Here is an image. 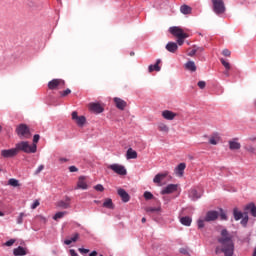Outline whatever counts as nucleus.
Wrapping results in <instances>:
<instances>
[{"label": "nucleus", "mask_w": 256, "mask_h": 256, "mask_svg": "<svg viewBox=\"0 0 256 256\" xmlns=\"http://www.w3.org/2000/svg\"><path fill=\"white\" fill-rule=\"evenodd\" d=\"M219 246L216 247V254L224 253L225 256H233L235 244L233 243V235L229 234L227 229H222L220 237H218Z\"/></svg>", "instance_id": "obj_1"}, {"label": "nucleus", "mask_w": 256, "mask_h": 256, "mask_svg": "<svg viewBox=\"0 0 256 256\" xmlns=\"http://www.w3.org/2000/svg\"><path fill=\"white\" fill-rule=\"evenodd\" d=\"M169 32L177 38V43L180 47L185 43V39L189 38V34L185 33V31L179 26L170 27Z\"/></svg>", "instance_id": "obj_2"}, {"label": "nucleus", "mask_w": 256, "mask_h": 256, "mask_svg": "<svg viewBox=\"0 0 256 256\" xmlns=\"http://www.w3.org/2000/svg\"><path fill=\"white\" fill-rule=\"evenodd\" d=\"M17 153L23 151V153H37V144H29L27 141H22L16 144Z\"/></svg>", "instance_id": "obj_3"}, {"label": "nucleus", "mask_w": 256, "mask_h": 256, "mask_svg": "<svg viewBox=\"0 0 256 256\" xmlns=\"http://www.w3.org/2000/svg\"><path fill=\"white\" fill-rule=\"evenodd\" d=\"M212 7L216 15H223L227 10L225 8V2L223 0H212Z\"/></svg>", "instance_id": "obj_4"}, {"label": "nucleus", "mask_w": 256, "mask_h": 256, "mask_svg": "<svg viewBox=\"0 0 256 256\" xmlns=\"http://www.w3.org/2000/svg\"><path fill=\"white\" fill-rule=\"evenodd\" d=\"M16 133L19 135V137H24L25 139H29V137H31L29 127H27L25 124H20L16 129Z\"/></svg>", "instance_id": "obj_5"}, {"label": "nucleus", "mask_w": 256, "mask_h": 256, "mask_svg": "<svg viewBox=\"0 0 256 256\" xmlns=\"http://www.w3.org/2000/svg\"><path fill=\"white\" fill-rule=\"evenodd\" d=\"M48 88L52 91L55 89H65V80L53 79L48 83Z\"/></svg>", "instance_id": "obj_6"}, {"label": "nucleus", "mask_w": 256, "mask_h": 256, "mask_svg": "<svg viewBox=\"0 0 256 256\" xmlns=\"http://www.w3.org/2000/svg\"><path fill=\"white\" fill-rule=\"evenodd\" d=\"M108 169H111L114 173H117V175H127V169H125L123 165L112 164L108 166Z\"/></svg>", "instance_id": "obj_7"}, {"label": "nucleus", "mask_w": 256, "mask_h": 256, "mask_svg": "<svg viewBox=\"0 0 256 256\" xmlns=\"http://www.w3.org/2000/svg\"><path fill=\"white\" fill-rule=\"evenodd\" d=\"M72 119L78 125V127H83L87 123V118L85 116H79L77 111L72 112Z\"/></svg>", "instance_id": "obj_8"}, {"label": "nucleus", "mask_w": 256, "mask_h": 256, "mask_svg": "<svg viewBox=\"0 0 256 256\" xmlns=\"http://www.w3.org/2000/svg\"><path fill=\"white\" fill-rule=\"evenodd\" d=\"M17 154V148H11L1 151V156L4 157V159H11L12 157L17 156Z\"/></svg>", "instance_id": "obj_9"}, {"label": "nucleus", "mask_w": 256, "mask_h": 256, "mask_svg": "<svg viewBox=\"0 0 256 256\" xmlns=\"http://www.w3.org/2000/svg\"><path fill=\"white\" fill-rule=\"evenodd\" d=\"M88 109L91 113H103V106L99 103L91 102L88 104Z\"/></svg>", "instance_id": "obj_10"}, {"label": "nucleus", "mask_w": 256, "mask_h": 256, "mask_svg": "<svg viewBox=\"0 0 256 256\" xmlns=\"http://www.w3.org/2000/svg\"><path fill=\"white\" fill-rule=\"evenodd\" d=\"M217 219H219V212H217V211H208L206 213L204 221L209 223L211 221H217Z\"/></svg>", "instance_id": "obj_11"}, {"label": "nucleus", "mask_w": 256, "mask_h": 256, "mask_svg": "<svg viewBox=\"0 0 256 256\" xmlns=\"http://www.w3.org/2000/svg\"><path fill=\"white\" fill-rule=\"evenodd\" d=\"M75 189H82L84 191L89 189V185L87 184L85 176H80L78 178L77 186Z\"/></svg>", "instance_id": "obj_12"}, {"label": "nucleus", "mask_w": 256, "mask_h": 256, "mask_svg": "<svg viewBox=\"0 0 256 256\" xmlns=\"http://www.w3.org/2000/svg\"><path fill=\"white\" fill-rule=\"evenodd\" d=\"M177 187V184H169L161 191V195H171V193H175V191H177Z\"/></svg>", "instance_id": "obj_13"}, {"label": "nucleus", "mask_w": 256, "mask_h": 256, "mask_svg": "<svg viewBox=\"0 0 256 256\" xmlns=\"http://www.w3.org/2000/svg\"><path fill=\"white\" fill-rule=\"evenodd\" d=\"M113 101L117 109H120V111H125V107H127V102L125 100L115 97Z\"/></svg>", "instance_id": "obj_14"}, {"label": "nucleus", "mask_w": 256, "mask_h": 256, "mask_svg": "<svg viewBox=\"0 0 256 256\" xmlns=\"http://www.w3.org/2000/svg\"><path fill=\"white\" fill-rule=\"evenodd\" d=\"M118 195L121 197L123 203H129L131 200V196H129V193H127V191H125L123 188L118 189Z\"/></svg>", "instance_id": "obj_15"}, {"label": "nucleus", "mask_w": 256, "mask_h": 256, "mask_svg": "<svg viewBox=\"0 0 256 256\" xmlns=\"http://www.w3.org/2000/svg\"><path fill=\"white\" fill-rule=\"evenodd\" d=\"M162 117L163 119H166V121H173V119L177 117V113L170 110H164L162 111Z\"/></svg>", "instance_id": "obj_16"}, {"label": "nucleus", "mask_w": 256, "mask_h": 256, "mask_svg": "<svg viewBox=\"0 0 256 256\" xmlns=\"http://www.w3.org/2000/svg\"><path fill=\"white\" fill-rule=\"evenodd\" d=\"M187 167V164L185 163H180L176 168H175V173L178 177H183V174L185 173V169Z\"/></svg>", "instance_id": "obj_17"}, {"label": "nucleus", "mask_w": 256, "mask_h": 256, "mask_svg": "<svg viewBox=\"0 0 256 256\" xmlns=\"http://www.w3.org/2000/svg\"><path fill=\"white\" fill-rule=\"evenodd\" d=\"M167 175H169V172L158 173L154 177L153 183H156V185H161V181H163V179H165V177H167Z\"/></svg>", "instance_id": "obj_18"}, {"label": "nucleus", "mask_w": 256, "mask_h": 256, "mask_svg": "<svg viewBox=\"0 0 256 256\" xmlns=\"http://www.w3.org/2000/svg\"><path fill=\"white\" fill-rule=\"evenodd\" d=\"M180 12L182 15H191V13H193V8L187 4H183L180 6Z\"/></svg>", "instance_id": "obj_19"}, {"label": "nucleus", "mask_w": 256, "mask_h": 256, "mask_svg": "<svg viewBox=\"0 0 256 256\" xmlns=\"http://www.w3.org/2000/svg\"><path fill=\"white\" fill-rule=\"evenodd\" d=\"M229 149H231V151H237V150L241 149V143L237 142V139L230 140L229 141Z\"/></svg>", "instance_id": "obj_20"}, {"label": "nucleus", "mask_w": 256, "mask_h": 256, "mask_svg": "<svg viewBox=\"0 0 256 256\" xmlns=\"http://www.w3.org/2000/svg\"><path fill=\"white\" fill-rule=\"evenodd\" d=\"M13 255H15V256H25V255H27V248H23L22 246H19L18 248H15L13 250Z\"/></svg>", "instance_id": "obj_21"}, {"label": "nucleus", "mask_w": 256, "mask_h": 256, "mask_svg": "<svg viewBox=\"0 0 256 256\" xmlns=\"http://www.w3.org/2000/svg\"><path fill=\"white\" fill-rule=\"evenodd\" d=\"M166 49L169 51V53H176L177 49H179V46L175 42H168Z\"/></svg>", "instance_id": "obj_22"}, {"label": "nucleus", "mask_w": 256, "mask_h": 256, "mask_svg": "<svg viewBox=\"0 0 256 256\" xmlns=\"http://www.w3.org/2000/svg\"><path fill=\"white\" fill-rule=\"evenodd\" d=\"M186 71H191V73H195V71H197V65H195V63L193 61H188L185 65H184Z\"/></svg>", "instance_id": "obj_23"}, {"label": "nucleus", "mask_w": 256, "mask_h": 256, "mask_svg": "<svg viewBox=\"0 0 256 256\" xmlns=\"http://www.w3.org/2000/svg\"><path fill=\"white\" fill-rule=\"evenodd\" d=\"M189 197L192 201H197V199H201V193H198L196 189H192L189 191Z\"/></svg>", "instance_id": "obj_24"}, {"label": "nucleus", "mask_w": 256, "mask_h": 256, "mask_svg": "<svg viewBox=\"0 0 256 256\" xmlns=\"http://www.w3.org/2000/svg\"><path fill=\"white\" fill-rule=\"evenodd\" d=\"M70 201H71V198L67 197L66 198V202L65 201H59L57 203V206L60 207L61 209H69L70 207Z\"/></svg>", "instance_id": "obj_25"}, {"label": "nucleus", "mask_w": 256, "mask_h": 256, "mask_svg": "<svg viewBox=\"0 0 256 256\" xmlns=\"http://www.w3.org/2000/svg\"><path fill=\"white\" fill-rule=\"evenodd\" d=\"M180 223L182 225H185L186 227H191V223H193V220L189 216H184L180 218Z\"/></svg>", "instance_id": "obj_26"}, {"label": "nucleus", "mask_w": 256, "mask_h": 256, "mask_svg": "<svg viewBox=\"0 0 256 256\" xmlns=\"http://www.w3.org/2000/svg\"><path fill=\"white\" fill-rule=\"evenodd\" d=\"M245 211H250L252 217H256V206L254 203H250L245 206Z\"/></svg>", "instance_id": "obj_27"}, {"label": "nucleus", "mask_w": 256, "mask_h": 256, "mask_svg": "<svg viewBox=\"0 0 256 256\" xmlns=\"http://www.w3.org/2000/svg\"><path fill=\"white\" fill-rule=\"evenodd\" d=\"M233 215H234L235 221H239L240 219H243V217L245 216V214L239 211L238 208L233 209Z\"/></svg>", "instance_id": "obj_28"}, {"label": "nucleus", "mask_w": 256, "mask_h": 256, "mask_svg": "<svg viewBox=\"0 0 256 256\" xmlns=\"http://www.w3.org/2000/svg\"><path fill=\"white\" fill-rule=\"evenodd\" d=\"M158 131L161 133H169V126L163 122L157 124Z\"/></svg>", "instance_id": "obj_29"}, {"label": "nucleus", "mask_w": 256, "mask_h": 256, "mask_svg": "<svg viewBox=\"0 0 256 256\" xmlns=\"http://www.w3.org/2000/svg\"><path fill=\"white\" fill-rule=\"evenodd\" d=\"M126 159H137V151L129 148L126 152Z\"/></svg>", "instance_id": "obj_30"}, {"label": "nucleus", "mask_w": 256, "mask_h": 256, "mask_svg": "<svg viewBox=\"0 0 256 256\" xmlns=\"http://www.w3.org/2000/svg\"><path fill=\"white\" fill-rule=\"evenodd\" d=\"M160 63H161V60L158 59L155 65H150L148 68L149 73H153V71H161V67H159Z\"/></svg>", "instance_id": "obj_31"}, {"label": "nucleus", "mask_w": 256, "mask_h": 256, "mask_svg": "<svg viewBox=\"0 0 256 256\" xmlns=\"http://www.w3.org/2000/svg\"><path fill=\"white\" fill-rule=\"evenodd\" d=\"M77 239H79V233H75L71 239L65 240V245H71V243L77 242Z\"/></svg>", "instance_id": "obj_32"}, {"label": "nucleus", "mask_w": 256, "mask_h": 256, "mask_svg": "<svg viewBox=\"0 0 256 256\" xmlns=\"http://www.w3.org/2000/svg\"><path fill=\"white\" fill-rule=\"evenodd\" d=\"M103 207H106V209H113V200L107 198L103 203Z\"/></svg>", "instance_id": "obj_33"}, {"label": "nucleus", "mask_w": 256, "mask_h": 256, "mask_svg": "<svg viewBox=\"0 0 256 256\" xmlns=\"http://www.w3.org/2000/svg\"><path fill=\"white\" fill-rule=\"evenodd\" d=\"M220 62L227 71L231 70V64L229 63V61L225 60L224 58H220Z\"/></svg>", "instance_id": "obj_34"}, {"label": "nucleus", "mask_w": 256, "mask_h": 256, "mask_svg": "<svg viewBox=\"0 0 256 256\" xmlns=\"http://www.w3.org/2000/svg\"><path fill=\"white\" fill-rule=\"evenodd\" d=\"M8 185H10L11 187H19V180L11 178L8 180Z\"/></svg>", "instance_id": "obj_35"}, {"label": "nucleus", "mask_w": 256, "mask_h": 256, "mask_svg": "<svg viewBox=\"0 0 256 256\" xmlns=\"http://www.w3.org/2000/svg\"><path fill=\"white\" fill-rule=\"evenodd\" d=\"M65 215H67V212H57L54 216L53 219L54 221H57L59 219H63V217H65Z\"/></svg>", "instance_id": "obj_36"}, {"label": "nucleus", "mask_w": 256, "mask_h": 256, "mask_svg": "<svg viewBox=\"0 0 256 256\" xmlns=\"http://www.w3.org/2000/svg\"><path fill=\"white\" fill-rule=\"evenodd\" d=\"M210 145H217L219 143V137L218 136H211L209 139Z\"/></svg>", "instance_id": "obj_37"}, {"label": "nucleus", "mask_w": 256, "mask_h": 256, "mask_svg": "<svg viewBox=\"0 0 256 256\" xmlns=\"http://www.w3.org/2000/svg\"><path fill=\"white\" fill-rule=\"evenodd\" d=\"M249 223V216H247V213H244V216L242 217L241 225L244 227Z\"/></svg>", "instance_id": "obj_38"}, {"label": "nucleus", "mask_w": 256, "mask_h": 256, "mask_svg": "<svg viewBox=\"0 0 256 256\" xmlns=\"http://www.w3.org/2000/svg\"><path fill=\"white\" fill-rule=\"evenodd\" d=\"M23 217H27V214L21 212L17 218L18 225H21L23 223Z\"/></svg>", "instance_id": "obj_39"}, {"label": "nucleus", "mask_w": 256, "mask_h": 256, "mask_svg": "<svg viewBox=\"0 0 256 256\" xmlns=\"http://www.w3.org/2000/svg\"><path fill=\"white\" fill-rule=\"evenodd\" d=\"M59 94L61 97H67V95H71V89L67 88L64 91H60Z\"/></svg>", "instance_id": "obj_40"}, {"label": "nucleus", "mask_w": 256, "mask_h": 256, "mask_svg": "<svg viewBox=\"0 0 256 256\" xmlns=\"http://www.w3.org/2000/svg\"><path fill=\"white\" fill-rule=\"evenodd\" d=\"M146 213H155L157 211H161V208H153V207H148L145 209Z\"/></svg>", "instance_id": "obj_41"}, {"label": "nucleus", "mask_w": 256, "mask_h": 256, "mask_svg": "<svg viewBox=\"0 0 256 256\" xmlns=\"http://www.w3.org/2000/svg\"><path fill=\"white\" fill-rule=\"evenodd\" d=\"M144 199H146L147 201L153 199V194L151 192H145L144 193Z\"/></svg>", "instance_id": "obj_42"}, {"label": "nucleus", "mask_w": 256, "mask_h": 256, "mask_svg": "<svg viewBox=\"0 0 256 256\" xmlns=\"http://www.w3.org/2000/svg\"><path fill=\"white\" fill-rule=\"evenodd\" d=\"M220 218L222 221H227V213H225L223 209H220Z\"/></svg>", "instance_id": "obj_43"}, {"label": "nucleus", "mask_w": 256, "mask_h": 256, "mask_svg": "<svg viewBox=\"0 0 256 256\" xmlns=\"http://www.w3.org/2000/svg\"><path fill=\"white\" fill-rule=\"evenodd\" d=\"M205 227V218L198 220V229H203Z\"/></svg>", "instance_id": "obj_44"}, {"label": "nucleus", "mask_w": 256, "mask_h": 256, "mask_svg": "<svg viewBox=\"0 0 256 256\" xmlns=\"http://www.w3.org/2000/svg\"><path fill=\"white\" fill-rule=\"evenodd\" d=\"M39 139H41V136H39V134L34 135L32 145H37L39 143Z\"/></svg>", "instance_id": "obj_45"}, {"label": "nucleus", "mask_w": 256, "mask_h": 256, "mask_svg": "<svg viewBox=\"0 0 256 256\" xmlns=\"http://www.w3.org/2000/svg\"><path fill=\"white\" fill-rule=\"evenodd\" d=\"M94 189H95V191H100V192L105 191V187H103V185H101V184L94 186Z\"/></svg>", "instance_id": "obj_46"}, {"label": "nucleus", "mask_w": 256, "mask_h": 256, "mask_svg": "<svg viewBox=\"0 0 256 256\" xmlns=\"http://www.w3.org/2000/svg\"><path fill=\"white\" fill-rule=\"evenodd\" d=\"M222 55H224V57H231V51L229 49H224Z\"/></svg>", "instance_id": "obj_47"}, {"label": "nucleus", "mask_w": 256, "mask_h": 256, "mask_svg": "<svg viewBox=\"0 0 256 256\" xmlns=\"http://www.w3.org/2000/svg\"><path fill=\"white\" fill-rule=\"evenodd\" d=\"M43 169H45V165H40L38 166V168L35 171V175H39V173H41V171H43Z\"/></svg>", "instance_id": "obj_48"}, {"label": "nucleus", "mask_w": 256, "mask_h": 256, "mask_svg": "<svg viewBox=\"0 0 256 256\" xmlns=\"http://www.w3.org/2000/svg\"><path fill=\"white\" fill-rule=\"evenodd\" d=\"M6 247H11L15 245V239H10L5 243Z\"/></svg>", "instance_id": "obj_49"}, {"label": "nucleus", "mask_w": 256, "mask_h": 256, "mask_svg": "<svg viewBox=\"0 0 256 256\" xmlns=\"http://www.w3.org/2000/svg\"><path fill=\"white\" fill-rule=\"evenodd\" d=\"M179 251L182 255H189V249L188 248H180Z\"/></svg>", "instance_id": "obj_50"}, {"label": "nucleus", "mask_w": 256, "mask_h": 256, "mask_svg": "<svg viewBox=\"0 0 256 256\" xmlns=\"http://www.w3.org/2000/svg\"><path fill=\"white\" fill-rule=\"evenodd\" d=\"M194 49H195L196 53H203V51H205V48H203V47L194 46Z\"/></svg>", "instance_id": "obj_51"}, {"label": "nucleus", "mask_w": 256, "mask_h": 256, "mask_svg": "<svg viewBox=\"0 0 256 256\" xmlns=\"http://www.w3.org/2000/svg\"><path fill=\"white\" fill-rule=\"evenodd\" d=\"M196 53H197V50H195V47H194L192 50H190V51L188 52V56H189V57H193V56H195Z\"/></svg>", "instance_id": "obj_52"}, {"label": "nucleus", "mask_w": 256, "mask_h": 256, "mask_svg": "<svg viewBox=\"0 0 256 256\" xmlns=\"http://www.w3.org/2000/svg\"><path fill=\"white\" fill-rule=\"evenodd\" d=\"M69 171H70V173H77V171H79V169H77V167H75V166H70Z\"/></svg>", "instance_id": "obj_53"}, {"label": "nucleus", "mask_w": 256, "mask_h": 256, "mask_svg": "<svg viewBox=\"0 0 256 256\" xmlns=\"http://www.w3.org/2000/svg\"><path fill=\"white\" fill-rule=\"evenodd\" d=\"M40 203H39V200H36L32 206H31V209H37L39 207Z\"/></svg>", "instance_id": "obj_54"}, {"label": "nucleus", "mask_w": 256, "mask_h": 256, "mask_svg": "<svg viewBox=\"0 0 256 256\" xmlns=\"http://www.w3.org/2000/svg\"><path fill=\"white\" fill-rule=\"evenodd\" d=\"M206 85H207V84L205 83V81H199V82H198V87H199L200 89H203Z\"/></svg>", "instance_id": "obj_55"}, {"label": "nucleus", "mask_w": 256, "mask_h": 256, "mask_svg": "<svg viewBox=\"0 0 256 256\" xmlns=\"http://www.w3.org/2000/svg\"><path fill=\"white\" fill-rule=\"evenodd\" d=\"M78 251L79 253H85V254L89 253V249H85V248H79Z\"/></svg>", "instance_id": "obj_56"}, {"label": "nucleus", "mask_w": 256, "mask_h": 256, "mask_svg": "<svg viewBox=\"0 0 256 256\" xmlns=\"http://www.w3.org/2000/svg\"><path fill=\"white\" fill-rule=\"evenodd\" d=\"M70 255L71 256H79V254H77V252L73 249L70 250Z\"/></svg>", "instance_id": "obj_57"}, {"label": "nucleus", "mask_w": 256, "mask_h": 256, "mask_svg": "<svg viewBox=\"0 0 256 256\" xmlns=\"http://www.w3.org/2000/svg\"><path fill=\"white\" fill-rule=\"evenodd\" d=\"M224 75H225V77H229V70H227V69H225V71H224Z\"/></svg>", "instance_id": "obj_58"}, {"label": "nucleus", "mask_w": 256, "mask_h": 256, "mask_svg": "<svg viewBox=\"0 0 256 256\" xmlns=\"http://www.w3.org/2000/svg\"><path fill=\"white\" fill-rule=\"evenodd\" d=\"M89 256H97V251H92Z\"/></svg>", "instance_id": "obj_59"}, {"label": "nucleus", "mask_w": 256, "mask_h": 256, "mask_svg": "<svg viewBox=\"0 0 256 256\" xmlns=\"http://www.w3.org/2000/svg\"><path fill=\"white\" fill-rule=\"evenodd\" d=\"M67 159L66 158H60L61 163H66Z\"/></svg>", "instance_id": "obj_60"}, {"label": "nucleus", "mask_w": 256, "mask_h": 256, "mask_svg": "<svg viewBox=\"0 0 256 256\" xmlns=\"http://www.w3.org/2000/svg\"><path fill=\"white\" fill-rule=\"evenodd\" d=\"M141 221L142 223H147V218L143 217Z\"/></svg>", "instance_id": "obj_61"}, {"label": "nucleus", "mask_w": 256, "mask_h": 256, "mask_svg": "<svg viewBox=\"0 0 256 256\" xmlns=\"http://www.w3.org/2000/svg\"><path fill=\"white\" fill-rule=\"evenodd\" d=\"M130 55H131V57H133V55H135V52H131Z\"/></svg>", "instance_id": "obj_62"}, {"label": "nucleus", "mask_w": 256, "mask_h": 256, "mask_svg": "<svg viewBox=\"0 0 256 256\" xmlns=\"http://www.w3.org/2000/svg\"><path fill=\"white\" fill-rule=\"evenodd\" d=\"M1 131H3V126L0 125V133H1Z\"/></svg>", "instance_id": "obj_63"}, {"label": "nucleus", "mask_w": 256, "mask_h": 256, "mask_svg": "<svg viewBox=\"0 0 256 256\" xmlns=\"http://www.w3.org/2000/svg\"><path fill=\"white\" fill-rule=\"evenodd\" d=\"M0 217H3V212H0Z\"/></svg>", "instance_id": "obj_64"}]
</instances>
